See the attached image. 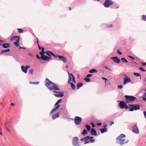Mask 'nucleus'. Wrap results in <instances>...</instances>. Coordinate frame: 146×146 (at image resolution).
Masks as SVG:
<instances>
[{
    "label": "nucleus",
    "mask_w": 146,
    "mask_h": 146,
    "mask_svg": "<svg viewBox=\"0 0 146 146\" xmlns=\"http://www.w3.org/2000/svg\"><path fill=\"white\" fill-rule=\"evenodd\" d=\"M45 85L50 91L54 93V96L55 97H62L64 96V92L59 91L60 89L58 86L48 78L46 79Z\"/></svg>",
    "instance_id": "obj_1"
},
{
    "label": "nucleus",
    "mask_w": 146,
    "mask_h": 146,
    "mask_svg": "<svg viewBox=\"0 0 146 146\" xmlns=\"http://www.w3.org/2000/svg\"><path fill=\"white\" fill-rule=\"evenodd\" d=\"M125 136V134H121L116 138V143L121 145L127 143L128 142V141L127 140L126 141H125V139H123Z\"/></svg>",
    "instance_id": "obj_2"
},
{
    "label": "nucleus",
    "mask_w": 146,
    "mask_h": 146,
    "mask_svg": "<svg viewBox=\"0 0 146 146\" xmlns=\"http://www.w3.org/2000/svg\"><path fill=\"white\" fill-rule=\"evenodd\" d=\"M129 106H132V107H129L130 109L129 111H133L134 110H139L140 108V106L139 104H129Z\"/></svg>",
    "instance_id": "obj_3"
},
{
    "label": "nucleus",
    "mask_w": 146,
    "mask_h": 146,
    "mask_svg": "<svg viewBox=\"0 0 146 146\" xmlns=\"http://www.w3.org/2000/svg\"><path fill=\"white\" fill-rule=\"evenodd\" d=\"M125 97L126 99V102L127 103H129L130 102L134 101L136 99V97L133 96L125 95Z\"/></svg>",
    "instance_id": "obj_4"
},
{
    "label": "nucleus",
    "mask_w": 146,
    "mask_h": 146,
    "mask_svg": "<svg viewBox=\"0 0 146 146\" xmlns=\"http://www.w3.org/2000/svg\"><path fill=\"white\" fill-rule=\"evenodd\" d=\"M113 3L111 0H106L103 4L104 6L106 8H108L110 6L112 5Z\"/></svg>",
    "instance_id": "obj_5"
},
{
    "label": "nucleus",
    "mask_w": 146,
    "mask_h": 146,
    "mask_svg": "<svg viewBox=\"0 0 146 146\" xmlns=\"http://www.w3.org/2000/svg\"><path fill=\"white\" fill-rule=\"evenodd\" d=\"M88 137L86 136L83 138H82L80 139V141H82L83 140H84L85 141V144L88 143L89 142H91L92 143L94 142L95 141V139H90L89 140H87V138H88Z\"/></svg>",
    "instance_id": "obj_6"
},
{
    "label": "nucleus",
    "mask_w": 146,
    "mask_h": 146,
    "mask_svg": "<svg viewBox=\"0 0 146 146\" xmlns=\"http://www.w3.org/2000/svg\"><path fill=\"white\" fill-rule=\"evenodd\" d=\"M78 138L77 137H74L72 139V143L74 146H80L78 141Z\"/></svg>",
    "instance_id": "obj_7"
},
{
    "label": "nucleus",
    "mask_w": 146,
    "mask_h": 146,
    "mask_svg": "<svg viewBox=\"0 0 146 146\" xmlns=\"http://www.w3.org/2000/svg\"><path fill=\"white\" fill-rule=\"evenodd\" d=\"M82 120V118L79 116H76L74 118V123L77 125L80 124Z\"/></svg>",
    "instance_id": "obj_8"
},
{
    "label": "nucleus",
    "mask_w": 146,
    "mask_h": 146,
    "mask_svg": "<svg viewBox=\"0 0 146 146\" xmlns=\"http://www.w3.org/2000/svg\"><path fill=\"white\" fill-rule=\"evenodd\" d=\"M30 67V66L29 65H27L25 66L24 65H22L21 67L22 71L25 73H26L27 72L28 69Z\"/></svg>",
    "instance_id": "obj_9"
},
{
    "label": "nucleus",
    "mask_w": 146,
    "mask_h": 146,
    "mask_svg": "<svg viewBox=\"0 0 146 146\" xmlns=\"http://www.w3.org/2000/svg\"><path fill=\"white\" fill-rule=\"evenodd\" d=\"M132 131L134 133L136 134H138L139 133V129L136 124H135L133 126Z\"/></svg>",
    "instance_id": "obj_10"
},
{
    "label": "nucleus",
    "mask_w": 146,
    "mask_h": 146,
    "mask_svg": "<svg viewBox=\"0 0 146 146\" xmlns=\"http://www.w3.org/2000/svg\"><path fill=\"white\" fill-rule=\"evenodd\" d=\"M120 102L119 104V107L121 109H123L125 108V106L126 105V103L123 101H118V102Z\"/></svg>",
    "instance_id": "obj_11"
},
{
    "label": "nucleus",
    "mask_w": 146,
    "mask_h": 146,
    "mask_svg": "<svg viewBox=\"0 0 146 146\" xmlns=\"http://www.w3.org/2000/svg\"><path fill=\"white\" fill-rule=\"evenodd\" d=\"M131 80L130 78L127 76L125 77L124 78V82L123 84L125 85L127 83L131 82Z\"/></svg>",
    "instance_id": "obj_12"
},
{
    "label": "nucleus",
    "mask_w": 146,
    "mask_h": 146,
    "mask_svg": "<svg viewBox=\"0 0 146 146\" xmlns=\"http://www.w3.org/2000/svg\"><path fill=\"white\" fill-rule=\"evenodd\" d=\"M111 59H113V61L115 63H119L121 61L120 60L117 56H115L112 57Z\"/></svg>",
    "instance_id": "obj_13"
},
{
    "label": "nucleus",
    "mask_w": 146,
    "mask_h": 146,
    "mask_svg": "<svg viewBox=\"0 0 146 146\" xmlns=\"http://www.w3.org/2000/svg\"><path fill=\"white\" fill-rule=\"evenodd\" d=\"M107 125H104L103 127H104V128H102L100 129V131H101V133H104L105 132H106L108 131L106 127Z\"/></svg>",
    "instance_id": "obj_14"
},
{
    "label": "nucleus",
    "mask_w": 146,
    "mask_h": 146,
    "mask_svg": "<svg viewBox=\"0 0 146 146\" xmlns=\"http://www.w3.org/2000/svg\"><path fill=\"white\" fill-rule=\"evenodd\" d=\"M46 54L48 55L49 56H51L49 54V53H50L52 55H53L55 58H57L58 57V56H59L58 55H55L53 52H52L48 51L47 52H46Z\"/></svg>",
    "instance_id": "obj_15"
},
{
    "label": "nucleus",
    "mask_w": 146,
    "mask_h": 146,
    "mask_svg": "<svg viewBox=\"0 0 146 146\" xmlns=\"http://www.w3.org/2000/svg\"><path fill=\"white\" fill-rule=\"evenodd\" d=\"M90 133L92 135H94L95 136L98 135L96 130L94 129L93 128L91 129Z\"/></svg>",
    "instance_id": "obj_16"
},
{
    "label": "nucleus",
    "mask_w": 146,
    "mask_h": 146,
    "mask_svg": "<svg viewBox=\"0 0 146 146\" xmlns=\"http://www.w3.org/2000/svg\"><path fill=\"white\" fill-rule=\"evenodd\" d=\"M2 46L3 48H6L10 47V44L9 43H6L2 44Z\"/></svg>",
    "instance_id": "obj_17"
},
{
    "label": "nucleus",
    "mask_w": 146,
    "mask_h": 146,
    "mask_svg": "<svg viewBox=\"0 0 146 146\" xmlns=\"http://www.w3.org/2000/svg\"><path fill=\"white\" fill-rule=\"evenodd\" d=\"M10 49L9 48L6 50L1 51V52L0 53V55H1L3 54H4L7 52H9L10 51Z\"/></svg>",
    "instance_id": "obj_18"
},
{
    "label": "nucleus",
    "mask_w": 146,
    "mask_h": 146,
    "mask_svg": "<svg viewBox=\"0 0 146 146\" xmlns=\"http://www.w3.org/2000/svg\"><path fill=\"white\" fill-rule=\"evenodd\" d=\"M20 38H18L16 40V41L14 42V44L16 45L17 47L19 46V41H20Z\"/></svg>",
    "instance_id": "obj_19"
},
{
    "label": "nucleus",
    "mask_w": 146,
    "mask_h": 146,
    "mask_svg": "<svg viewBox=\"0 0 146 146\" xmlns=\"http://www.w3.org/2000/svg\"><path fill=\"white\" fill-rule=\"evenodd\" d=\"M59 113H58L57 114H55L52 115V119L53 120L59 117Z\"/></svg>",
    "instance_id": "obj_20"
},
{
    "label": "nucleus",
    "mask_w": 146,
    "mask_h": 146,
    "mask_svg": "<svg viewBox=\"0 0 146 146\" xmlns=\"http://www.w3.org/2000/svg\"><path fill=\"white\" fill-rule=\"evenodd\" d=\"M58 58L60 60L63 61L64 62H65L66 61V58L63 56H59Z\"/></svg>",
    "instance_id": "obj_21"
},
{
    "label": "nucleus",
    "mask_w": 146,
    "mask_h": 146,
    "mask_svg": "<svg viewBox=\"0 0 146 146\" xmlns=\"http://www.w3.org/2000/svg\"><path fill=\"white\" fill-rule=\"evenodd\" d=\"M20 38V36H12L10 38V40L11 41H13L15 39V38Z\"/></svg>",
    "instance_id": "obj_22"
},
{
    "label": "nucleus",
    "mask_w": 146,
    "mask_h": 146,
    "mask_svg": "<svg viewBox=\"0 0 146 146\" xmlns=\"http://www.w3.org/2000/svg\"><path fill=\"white\" fill-rule=\"evenodd\" d=\"M83 86V84L82 83H78L77 85V88L79 89L80 88Z\"/></svg>",
    "instance_id": "obj_23"
},
{
    "label": "nucleus",
    "mask_w": 146,
    "mask_h": 146,
    "mask_svg": "<svg viewBox=\"0 0 146 146\" xmlns=\"http://www.w3.org/2000/svg\"><path fill=\"white\" fill-rule=\"evenodd\" d=\"M51 58L44 55V60L47 61H49L50 59H51Z\"/></svg>",
    "instance_id": "obj_24"
},
{
    "label": "nucleus",
    "mask_w": 146,
    "mask_h": 146,
    "mask_svg": "<svg viewBox=\"0 0 146 146\" xmlns=\"http://www.w3.org/2000/svg\"><path fill=\"white\" fill-rule=\"evenodd\" d=\"M89 72L91 73H97L98 71L95 69L93 68L89 70Z\"/></svg>",
    "instance_id": "obj_25"
},
{
    "label": "nucleus",
    "mask_w": 146,
    "mask_h": 146,
    "mask_svg": "<svg viewBox=\"0 0 146 146\" xmlns=\"http://www.w3.org/2000/svg\"><path fill=\"white\" fill-rule=\"evenodd\" d=\"M68 75H69V79H68V84H70V83H71L70 82L72 80V77L70 75L69 72L68 71Z\"/></svg>",
    "instance_id": "obj_26"
},
{
    "label": "nucleus",
    "mask_w": 146,
    "mask_h": 146,
    "mask_svg": "<svg viewBox=\"0 0 146 146\" xmlns=\"http://www.w3.org/2000/svg\"><path fill=\"white\" fill-rule=\"evenodd\" d=\"M71 86L72 89L73 90H74L75 89V86L72 82H71L70 84Z\"/></svg>",
    "instance_id": "obj_27"
},
{
    "label": "nucleus",
    "mask_w": 146,
    "mask_h": 146,
    "mask_svg": "<svg viewBox=\"0 0 146 146\" xmlns=\"http://www.w3.org/2000/svg\"><path fill=\"white\" fill-rule=\"evenodd\" d=\"M62 99H59V100L57 102H56V104H55V105H54V106H56V105H58V104L60 103H61L62 102Z\"/></svg>",
    "instance_id": "obj_28"
},
{
    "label": "nucleus",
    "mask_w": 146,
    "mask_h": 146,
    "mask_svg": "<svg viewBox=\"0 0 146 146\" xmlns=\"http://www.w3.org/2000/svg\"><path fill=\"white\" fill-rule=\"evenodd\" d=\"M133 74L134 75H135V76H137V77L140 76V79H141V76L139 74V73H138L134 72L133 73Z\"/></svg>",
    "instance_id": "obj_29"
},
{
    "label": "nucleus",
    "mask_w": 146,
    "mask_h": 146,
    "mask_svg": "<svg viewBox=\"0 0 146 146\" xmlns=\"http://www.w3.org/2000/svg\"><path fill=\"white\" fill-rule=\"evenodd\" d=\"M121 60L124 63H127L128 62V61L124 57L121 58Z\"/></svg>",
    "instance_id": "obj_30"
},
{
    "label": "nucleus",
    "mask_w": 146,
    "mask_h": 146,
    "mask_svg": "<svg viewBox=\"0 0 146 146\" xmlns=\"http://www.w3.org/2000/svg\"><path fill=\"white\" fill-rule=\"evenodd\" d=\"M88 131L86 129H84L83 130L82 132V134L84 135L87 133Z\"/></svg>",
    "instance_id": "obj_31"
},
{
    "label": "nucleus",
    "mask_w": 146,
    "mask_h": 146,
    "mask_svg": "<svg viewBox=\"0 0 146 146\" xmlns=\"http://www.w3.org/2000/svg\"><path fill=\"white\" fill-rule=\"evenodd\" d=\"M29 83L32 84H36L37 85L39 83V82H30Z\"/></svg>",
    "instance_id": "obj_32"
},
{
    "label": "nucleus",
    "mask_w": 146,
    "mask_h": 146,
    "mask_svg": "<svg viewBox=\"0 0 146 146\" xmlns=\"http://www.w3.org/2000/svg\"><path fill=\"white\" fill-rule=\"evenodd\" d=\"M86 127L87 130L88 131H90L91 129V127L90 126L88 125H86Z\"/></svg>",
    "instance_id": "obj_33"
},
{
    "label": "nucleus",
    "mask_w": 146,
    "mask_h": 146,
    "mask_svg": "<svg viewBox=\"0 0 146 146\" xmlns=\"http://www.w3.org/2000/svg\"><path fill=\"white\" fill-rule=\"evenodd\" d=\"M84 80H85V81L87 82H89L90 81V79L89 78H87V77L84 79Z\"/></svg>",
    "instance_id": "obj_34"
},
{
    "label": "nucleus",
    "mask_w": 146,
    "mask_h": 146,
    "mask_svg": "<svg viewBox=\"0 0 146 146\" xmlns=\"http://www.w3.org/2000/svg\"><path fill=\"white\" fill-rule=\"evenodd\" d=\"M17 30L19 31V33H22L23 32V30L21 29H18Z\"/></svg>",
    "instance_id": "obj_35"
},
{
    "label": "nucleus",
    "mask_w": 146,
    "mask_h": 146,
    "mask_svg": "<svg viewBox=\"0 0 146 146\" xmlns=\"http://www.w3.org/2000/svg\"><path fill=\"white\" fill-rule=\"evenodd\" d=\"M60 105H56V106H55V107L54 108L56 110H57L60 107Z\"/></svg>",
    "instance_id": "obj_36"
},
{
    "label": "nucleus",
    "mask_w": 146,
    "mask_h": 146,
    "mask_svg": "<svg viewBox=\"0 0 146 146\" xmlns=\"http://www.w3.org/2000/svg\"><path fill=\"white\" fill-rule=\"evenodd\" d=\"M118 88L119 89H122L123 88V86L122 85H119L117 86Z\"/></svg>",
    "instance_id": "obj_37"
},
{
    "label": "nucleus",
    "mask_w": 146,
    "mask_h": 146,
    "mask_svg": "<svg viewBox=\"0 0 146 146\" xmlns=\"http://www.w3.org/2000/svg\"><path fill=\"white\" fill-rule=\"evenodd\" d=\"M142 18L143 20L145 21H146V15H143L142 16Z\"/></svg>",
    "instance_id": "obj_38"
},
{
    "label": "nucleus",
    "mask_w": 146,
    "mask_h": 146,
    "mask_svg": "<svg viewBox=\"0 0 146 146\" xmlns=\"http://www.w3.org/2000/svg\"><path fill=\"white\" fill-rule=\"evenodd\" d=\"M33 69H31L29 71V73L31 74H33Z\"/></svg>",
    "instance_id": "obj_39"
},
{
    "label": "nucleus",
    "mask_w": 146,
    "mask_h": 146,
    "mask_svg": "<svg viewBox=\"0 0 146 146\" xmlns=\"http://www.w3.org/2000/svg\"><path fill=\"white\" fill-rule=\"evenodd\" d=\"M72 81L74 83H75L76 81L75 80V78L73 75H72Z\"/></svg>",
    "instance_id": "obj_40"
},
{
    "label": "nucleus",
    "mask_w": 146,
    "mask_h": 146,
    "mask_svg": "<svg viewBox=\"0 0 146 146\" xmlns=\"http://www.w3.org/2000/svg\"><path fill=\"white\" fill-rule=\"evenodd\" d=\"M56 110H57L54 108L52 110L51 112H50V114H51V113H52L54 111H56Z\"/></svg>",
    "instance_id": "obj_41"
},
{
    "label": "nucleus",
    "mask_w": 146,
    "mask_h": 146,
    "mask_svg": "<svg viewBox=\"0 0 146 146\" xmlns=\"http://www.w3.org/2000/svg\"><path fill=\"white\" fill-rule=\"evenodd\" d=\"M139 69L141 70L143 72H145L146 71V70L143 69L142 67H140L139 68Z\"/></svg>",
    "instance_id": "obj_42"
},
{
    "label": "nucleus",
    "mask_w": 146,
    "mask_h": 146,
    "mask_svg": "<svg viewBox=\"0 0 146 146\" xmlns=\"http://www.w3.org/2000/svg\"><path fill=\"white\" fill-rule=\"evenodd\" d=\"M87 137H88V138H87V140H89V139H91L94 138V137H90L89 136H87Z\"/></svg>",
    "instance_id": "obj_43"
},
{
    "label": "nucleus",
    "mask_w": 146,
    "mask_h": 146,
    "mask_svg": "<svg viewBox=\"0 0 146 146\" xmlns=\"http://www.w3.org/2000/svg\"><path fill=\"white\" fill-rule=\"evenodd\" d=\"M5 128L7 129V131H8L9 132H10V129L8 128L7 127V126H6V124H5Z\"/></svg>",
    "instance_id": "obj_44"
},
{
    "label": "nucleus",
    "mask_w": 146,
    "mask_h": 146,
    "mask_svg": "<svg viewBox=\"0 0 146 146\" xmlns=\"http://www.w3.org/2000/svg\"><path fill=\"white\" fill-rule=\"evenodd\" d=\"M117 52L120 55H121L122 54V53L119 50H117Z\"/></svg>",
    "instance_id": "obj_45"
},
{
    "label": "nucleus",
    "mask_w": 146,
    "mask_h": 146,
    "mask_svg": "<svg viewBox=\"0 0 146 146\" xmlns=\"http://www.w3.org/2000/svg\"><path fill=\"white\" fill-rule=\"evenodd\" d=\"M143 114L144 117H145V118L146 119V111H143Z\"/></svg>",
    "instance_id": "obj_46"
},
{
    "label": "nucleus",
    "mask_w": 146,
    "mask_h": 146,
    "mask_svg": "<svg viewBox=\"0 0 146 146\" xmlns=\"http://www.w3.org/2000/svg\"><path fill=\"white\" fill-rule=\"evenodd\" d=\"M92 74H88L87 76V77H90L92 76Z\"/></svg>",
    "instance_id": "obj_47"
},
{
    "label": "nucleus",
    "mask_w": 146,
    "mask_h": 146,
    "mask_svg": "<svg viewBox=\"0 0 146 146\" xmlns=\"http://www.w3.org/2000/svg\"><path fill=\"white\" fill-rule=\"evenodd\" d=\"M101 78L103 80H105V82H106V81L107 80V79L104 77H102Z\"/></svg>",
    "instance_id": "obj_48"
},
{
    "label": "nucleus",
    "mask_w": 146,
    "mask_h": 146,
    "mask_svg": "<svg viewBox=\"0 0 146 146\" xmlns=\"http://www.w3.org/2000/svg\"><path fill=\"white\" fill-rule=\"evenodd\" d=\"M128 57H129V58H130L132 59L133 60H134L135 59V58L133 57L132 56H128Z\"/></svg>",
    "instance_id": "obj_49"
},
{
    "label": "nucleus",
    "mask_w": 146,
    "mask_h": 146,
    "mask_svg": "<svg viewBox=\"0 0 146 146\" xmlns=\"http://www.w3.org/2000/svg\"><path fill=\"white\" fill-rule=\"evenodd\" d=\"M44 55H42L40 57V59H42L44 60Z\"/></svg>",
    "instance_id": "obj_50"
},
{
    "label": "nucleus",
    "mask_w": 146,
    "mask_h": 146,
    "mask_svg": "<svg viewBox=\"0 0 146 146\" xmlns=\"http://www.w3.org/2000/svg\"><path fill=\"white\" fill-rule=\"evenodd\" d=\"M104 67H105V68L106 69H108V70H111V69H109V68L108 66H104Z\"/></svg>",
    "instance_id": "obj_51"
},
{
    "label": "nucleus",
    "mask_w": 146,
    "mask_h": 146,
    "mask_svg": "<svg viewBox=\"0 0 146 146\" xmlns=\"http://www.w3.org/2000/svg\"><path fill=\"white\" fill-rule=\"evenodd\" d=\"M142 64L143 66H145L146 65V62H142Z\"/></svg>",
    "instance_id": "obj_52"
},
{
    "label": "nucleus",
    "mask_w": 146,
    "mask_h": 146,
    "mask_svg": "<svg viewBox=\"0 0 146 146\" xmlns=\"http://www.w3.org/2000/svg\"><path fill=\"white\" fill-rule=\"evenodd\" d=\"M36 58L38 59H40V57L39 56V55L38 54H36Z\"/></svg>",
    "instance_id": "obj_53"
},
{
    "label": "nucleus",
    "mask_w": 146,
    "mask_h": 146,
    "mask_svg": "<svg viewBox=\"0 0 146 146\" xmlns=\"http://www.w3.org/2000/svg\"><path fill=\"white\" fill-rule=\"evenodd\" d=\"M91 124L93 127H95L94 124L92 122L91 123Z\"/></svg>",
    "instance_id": "obj_54"
},
{
    "label": "nucleus",
    "mask_w": 146,
    "mask_h": 146,
    "mask_svg": "<svg viewBox=\"0 0 146 146\" xmlns=\"http://www.w3.org/2000/svg\"><path fill=\"white\" fill-rule=\"evenodd\" d=\"M39 54L40 55H41V56L42 55H44V54H43V52H39Z\"/></svg>",
    "instance_id": "obj_55"
},
{
    "label": "nucleus",
    "mask_w": 146,
    "mask_h": 146,
    "mask_svg": "<svg viewBox=\"0 0 146 146\" xmlns=\"http://www.w3.org/2000/svg\"><path fill=\"white\" fill-rule=\"evenodd\" d=\"M126 106H125V108L126 109H127L128 108H129V107H128V106L127 105V104H126V105H125Z\"/></svg>",
    "instance_id": "obj_56"
},
{
    "label": "nucleus",
    "mask_w": 146,
    "mask_h": 146,
    "mask_svg": "<svg viewBox=\"0 0 146 146\" xmlns=\"http://www.w3.org/2000/svg\"><path fill=\"white\" fill-rule=\"evenodd\" d=\"M97 125L98 126H100L101 124H102V123H97Z\"/></svg>",
    "instance_id": "obj_57"
},
{
    "label": "nucleus",
    "mask_w": 146,
    "mask_h": 146,
    "mask_svg": "<svg viewBox=\"0 0 146 146\" xmlns=\"http://www.w3.org/2000/svg\"><path fill=\"white\" fill-rule=\"evenodd\" d=\"M19 47L20 48H23V49H26V48L25 47H21L20 46H19Z\"/></svg>",
    "instance_id": "obj_58"
},
{
    "label": "nucleus",
    "mask_w": 146,
    "mask_h": 146,
    "mask_svg": "<svg viewBox=\"0 0 146 146\" xmlns=\"http://www.w3.org/2000/svg\"><path fill=\"white\" fill-rule=\"evenodd\" d=\"M114 124V122L113 121L111 122L110 123V125H112L113 124Z\"/></svg>",
    "instance_id": "obj_59"
},
{
    "label": "nucleus",
    "mask_w": 146,
    "mask_h": 146,
    "mask_svg": "<svg viewBox=\"0 0 146 146\" xmlns=\"http://www.w3.org/2000/svg\"><path fill=\"white\" fill-rule=\"evenodd\" d=\"M44 48L43 47H42L41 49L42 51H44Z\"/></svg>",
    "instance_id": "obj_60"
},
{
    "label": "nucleus",
    "mask_w": 146,
    "mask_h": 146,
    "mask_svg": "<svg viewBox=\"0 0 146 146\" xmlns=\"http://www.w3.org/2000/svg\"><path fill=\"white\" fill-rule=\"evenodd\" d=\"M38 48L40 50L41 48V47L39 45H38Z\"/></svg>",
    "instance_id": "obj_61"
},
{
    "label": "nucleus",
    "mask_w": 146,
    "mask_h": 146,
    "mask_svg": "<svg viewBox=\"0 0 146 146\" xmlns=\"http://www.w3.org/2000/svg\"><path fill=\"white\" fill-rule=\"evenodd\" d=\"M143 100H145L146 101V98H143Z\"/></svg>",
    "instance_id": "obj_62"
},
{
    "label": "nucleus",
    "mask_w": 146,
    "mask_h": 146,
    "mask_svg": "<svg viewBox=\"0 0 146 146\" xmlns=\"http://www.w3.org/2000/svg\"><path fill=\"white\" fill-rule=\"evenodd\" d=\"M15 105V104L13 103H12L11 104V105L12 106H14Z\"/></svg>",
    "instance_id": "obj_63"
},
{
    "label": "nucleus",
    "mask_w": 146,
    "mask_h": 146,
    "mask_svg": "<svg viewBox=\"0 0 146 146\" xmlns=\"http://www.w3.org/2000/svg\"><path fill=\"white\" fill-rule=\"evenodd\" d=\"M144 96L146 97V93H145L144 94Z\"/></svg>",
    "instance_id": "obj_64"
}]
</instances>
